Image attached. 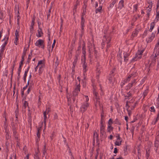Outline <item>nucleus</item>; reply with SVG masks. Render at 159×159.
<instances>
[{"label":"nucleus","instance_id":"obj_2","mask_svg":"<svg viewBox=\"0 0 159 159\" xmlns=\"http://www.w3.org/2000/svg\"><path fill=\"white\" fill-rule=\"evenodd\" d=\"M9 36L8 35H6L3 39V40H2V41L3 40L5 41L4 43L2 45L1 47V50L0 51H1V52H3L5 49V47L6 45L8 43V40Z\"/></svg>","mask_w":159,"mask_h":159},{"label":"nucleus","instance_id":"obj_27","mask_svg":"<svg viewBox=\"0 0 159 159\" xmlns=\"http://www.w3.org/2000/svg\"><path fill=\"white\" fill-rule=\"evenodd\" d=\"M18 38H15V41H14V43L16 45H17L18 43V42H17V41H18Z\"/></svg>","mask_w":159,"mask_h":159},{"label":"nucleus","instance_id":"obj_26","mask_svg":"<svg viewBox=\"0 0 159 159\" xmlns=\"http://www.w3.org/2000/svg\"><path fill=\"white\" fill-rule=\"evenodd\" d=\"M41 128H39L38 129V133L37 134V136L39 138L40 136V130Z\"/></svg>","mask_w":159,"mask_h":159},{"label":"nucleus","instance_id":"obj_34","mask_svg":"<svg viewBox=\"0 0 159 159\" xmlns=\"http://www.w3.org/2000/svg\"><path fill=\"white\" fill-rule=\"evenodd\" d=\"M159 119V112L158 114V115L157 116V119H156V120H155V121L154 122V124H155L157 122V120Z\"/></svg>","mask_w":159,"mask_h":159},{"label":"nucleus","instance_id":"obj_62","mask_svg":"<svg viewBox=\"0 0 159 159\" xmlns=\"http://www.w3.org/2000/svg\"><path fill=\"white\" fill-rule=\"evenodd\" d=\"M142 13H144V12H143V11H142Z\"/></svg>","mask_w":159,"mask_h":159},{"label":"nucleus","instance_id":"obj_25","mask_svg":"<svg viewBox=\"0 0 159 159\" xmlns=\"http://www.w3.org/2000/svg\"><path fill=\"white\" fill-rule=\"evenodd\" d=\"M34 25V20H33L32 21V22L31 23V29H33V26Z\"/></svg>","mask_w":159,"mask_h":159},{"label":"nucleus","instance_id":"obj_9","mask_svg":"<svg viewBox=\"0 0 159 159\" xmlns=\"http://www.w3.org/2000/svg\"><path fill=\"white\" fill-rule=\"evenodd\" d=\"M143 52V50L141 52H138L136 54L135 56L134 57V59H141V54Z\"/></svg>","mask_w":159,"mask_h":159},{"label":"nucleus","instance_id":"obj_14","mask_svg":"<svg viewBox=\"0 0 159 159\" xmlns=\"http://www.w3.org/2000/svg\"><path fill=\"white\" fill-rule=\"evenodd\" d=\"M124 1L123 0H121L120 1L119 3V6L118 8L120 9H121L124 7Z\"/></svg>","mask_w":159,"mask_h":159},{"label":"nucleus","instance_id":"obj_39","mask_svg":"<svg viewBox=\"0 0 159 159\" xmlns=\"http://www.w3.org/2000/svg\"><path fill=\"white\" fill-rule=\"evenodd\" d=\"M150 111H154V107H150Z\"/></svg>","mask_w":159,"mask_h":159},{"label":"nucleus","instance_id":"obj_30","mask_svg":"<svg viewBox=\"0 0 159 159\" xmlns=\"http://www.w3.org/2000/svg\"><path fill=\"white\" fill-rule=\"evenodd\" d=\"M148 93L147 90H145L143 93V97H144Z\"/></svg>","mask_w":159,"mask_h":159},{"label":"nucleus","instance_id":"obj_4","mask_svg":"<svg viewBox=\"0 0 159 159\" xmlns=\"http://www.w3.org/2000/svg\"><path fill=\"white\" fill-rule=\"evenodd\" d=\"M44 67V61L42 60L40 61L38 63L37 66H36L35 68V71H37V69L38 67H40V68H41L43 69Z\"/></svg>","mask_w":159,"mask_h":159},{"label":"nucleus","instance_id":"obj_42","mask_svg":"<svg viewBox=\"0 0 159 159\" xmlns=\"http://www.w3.org/2000/svg\"><path fill=\"white\" fill-rule=\"evenodd\" d=\"M23 63V61L22 60L21 61L20 64V68L22 66Z\"/></svg>","mask_w":159,"mask_h":159},{"label":"nucleus","instance_id":"obj_36","mask_svg":"<svg viewBox=\"0 0 159 159\" xmlns=\"http://www.w3.org/2000/svg\"><path fill=\"white\" fill-rule=\"evenodd\" d=\"M157 103L158 106H159V93L158 97L157 100Z\"/></svg>","mask_w":159,"mask_h":159},{"label":"nucleus","instance_id":"obj_46","mask_svg":"<svg viewBox=\"0 0 159 159\" xmlns=\"http://www.w3.org/2000/svg\"><path fill=\"white\" fill-rule=\"evenodd\" d=\"M126 108L127 109V110H128V114L129 115H130V113L129 112V109L128 108V107L127 106H126Z\"/></svg>","mask_w":159,"mask_h":159},{"label":"nucleus","instance_id":"obj_59","mask_svg":"<svg viewBox=\"0 0 159 159\" xmlns=\"http://www.w3.org/2000/svg\"><path fill=\"white\" fill-rule=\"evenodd\" d=\"M27 84L28 85L29 84V82L28 81V83H27Z\"/></svg>","mask_w":159,"mask_h":159},{"label":"nucleus","instance_id":"obj_58","mask_svg":"<svg viewBox=\"0 0 159 159\" xmlns=\"http://www.w3.org/2000/svg\"><path fill=\"white\" fill-rule=\"evenodd\" d=\"M84 59H85V57H84Z\"/></svg>","mask_w":159,"mask_h":159},{"label":"nucleus","instance_id":"obj_28","mask_svg":"<svg viewBox=\"0 0 159 159\" xmlns=\"http://www.w3.org/2000/svg\"><path fill=\"white\" fill-rule=\"evenodd\" d=\"M23 102L24 105L25 107L28 106V103L26 101H25Z\"/></svg>","mask_w":159,"mask_h":159},{"label":"nucleus","instance_id":"obj_6","mask_svg":"<svg viewBox=\"0 0 159 159\" xmlns=\"http://www.w3.org/2000/svg\"><path fill=\"white\" fill-rule=\"evenodd\" d=\"M148 7H147V14L148 16L149 14V12L150 11H151L152 10V2L151 1H150L148 3Z\"/></svg>","mask_w":159,"mask_h":159},{"label":"nucleus","instance_id":"obj_16","mask_svg":"<svg viewBox=\"0 0 159 159\" xmlns=\"http://www.w3.org/2000/svg\"><path fill=\"white\" fill-rule=\"evenodd\" d=\"M82 63L83 64L84 71V72H86L87 70V69L86 68V66L85 64V60H83Z\"/></svg>","mask_w":159,"mask_h":159},{"label":"nucleus","instance_id":"obj_8","mask_svg":"<svg viewBox=\"0 0 159 159\" xmlns=\"http://www.w3.org/2000/svg\"><path fill=\"white\" fill-rule=\"evenodd\" d=\"M88 105L89 104L87 102L83 104L80 107L81 111L82 112L84 111L87 109Z\"/></svg>","mask_w":159,"mask_h":159},{"label":"nucleus","instance_id":"obj_61","mask_svg":"<svg viewBox=\"0 0 159 159\" xmlns=\"http://www.w3.org/2000/svg\"><path fill=\"white\" fill-rule=\"evenodd\" d=\"M13 158L15 159V157H13Z\"/></svg>","mask_w":159,"mask_h":159},{"label":"nucleus","instance_id":"obj_48","mask_svg":"<svg viewBox=\"0 0 159 159\" xmlns=\"http://www.w3.org/2000/svg\"><path fill=\"white\" fill-rule=\"evenodd\" d=\"M118 59H120V58H121V57H120H120L121 56V55L120 54V53H119L118 55Z\"/></svg>","mask_w":159,"mask_h":159},{"label":"nucleus","instance_id":"obj_63","mask_svg":"<svg viewBox=\"0 0 159 159\" xmlns=\"http://www.w3.org/2000/svg\"><path fill=\"white\" fill-rule=\"evenodd\" d=\"M74 71V70H73H73H72V71Z\"/></svg>","mask_w":159,"mask_h":159},{"label":"nucleus","instance_id":"obj_22","mask_svg":"<svg viewBox=\"0 0 159 159\" xmlns=\"http://www.w3.org/2000/svg\"><path fill=\"white\" fill-rule=\"evenodd\" d=\"M112 121L111 119H110L109 120L108 123V126H111L112 124Z\"/></svg>","mask_w":159,"mask_h":159},{"label":"nucleus","instance_id":"obj_47","mask_svg":"<svg viewBox=\"0 0 159 159\" xmlns=\"http://www.w3.org/2000/svg\"><path fill=\"white\" fill-rule=\"evenodd\" d=\"M30 91V88H29L27 90L28 93H29Z\"/></svg>","mask_w":159,"mask_h":159},{"label":"nucleus","instance_id":"obj_43","mask_svg":"<svg viewBox=\"0 0 159 159\" xmlns=\"http://www.w3.org/2000/svg\"><path fill=\"white\" fill-rule=\"evenodd\" d=\"M29 159V155H27L25 157L24 159Z\"/></svg>","mask_w":159,"mask_h":159},{"label":"nucleus","instance_id":"obj_64","mask_svg":"<svg viewBox=\"0 0 159 159\" xmlns=\"http://www.w3.org/2000/svg\"><path fill=\"white\" fill-rule=\"evenodd\" d=\"M73 66H74V63H73Z\"/></svg>","mask_w":159,"mask_h":159},{"label":"nucleus","instance_id":"obj_21","mask_svg":"<svg viewBox=\"0 0 159 159\" xmlns=\"http://www.w3.org/2000/svg\"><path fill=\"white\" fill-rule=\"evenodd\" d=\"M131 77V76L129 75V77L126 79V80H124V82H122L121 84H121V85H124L125 84V82H126L127 81H128L129 80V79L130 78V77Z\"/></svg>","mask_w":159,"mask_h":159},{"label":"nucleus","instance_id":"obj_31","mask_svg":"<svg viewBox=\"0 0 159 159\" xmlns=\"http://www.w3.org/2000/svg\"><path fill=\"white\" fill-rule=\"evenodd\" d=\"M15 36H16V37L15 38H18V37H19V33H18V31H17V30H16V32H15Z\"/></svg>","mask_w":159,"mask_h":159},{"label":"nucleus","instance_id":"obj_15","mask_svg":"<svg viewBox=\"0 0 159 159\" xmlns=\"http://www.w3.org/2000/svg\"><path fill=\"white\" fill-rule=\"evenodd\" d=\"M108 80L110 83H113L115 81V79L113 77V75H110L108 78Z\"/></svg>","mask_w":159,"mask_h":159},{"label":"nucleus","instance_id":"obj_52","mask_svg":"<svg viewBox=\"0 0 159 159\" xmlns=\"http://www.w3.org/2000/svg\"><path fill=\"white\" fill-rule=\"evenodd\" d=\"M129 88H130L131 87V86H132V84H129Z\"/></svg>","mask_w":159,"mask_h":159},{"label":"nucleus","instance_id":"obj_45","mask_svg":"<svg viewBox=\"0 0 159 159\" xmlns=\"http://www.w3.org/2000/svg\"><path fill=\"white\" fill-rule=\"evenodd\" d=\"M85 98H86V101H89V99L88 98V97L87 96H85Z\"/></svg>","mask_w":159,"mask_h":159},{"label":"nucleus","instance_id":"obj_55","mask_svg":"<svg viewBox=\"0 0 159 159\" xmlns=\"http://www.w3.org/2000/svg\"><path fill=\"white\" fill-rule=\"evenodd\" d=\"M125 97H126L125 98H127V97L128 98V97H127V96H125Z\"/></svg>","mask_w":159,"mask_h":159},{"label":"nucleus","instance_id":"obj_60","mask_svg":"<svg viewBox=\"0 0 159 159\" xmlns=\"http://www.w3.org/2000/svg\"><path fill=\"white\" fill-rule=\"evenodd\" d=\"M158 5H157V8H158Z\"/></svg>","mask_w":159,"mask_h":159},{"label":"nucleus","instance_id":"obj_44","mask_svg":"<svg viewBox=\"0 0 159 159\" xmlns=\"http://www.w3.org/2000/svg\"><path fill=\"white\" fill-rule=\"evenodd\" d=\"M108 138L111 139H112L113 138V136L112 135H110L109 137H108Z\"/></svg>","mask_w":159,"mask_h":159},{"label":"nucleus","instance_id":"obj_57","mask_svg":"<svg viewBox=\"0 0 159 159\" xmlns=\"http://www.w3.org/2000/svg\"><path fill=\"white\" fill-rule=\"evenodd\" d=\"M134 82H135V81H133V82L132 84L134 83Z\"/></svg>","mask_w":159,"mask_h":159},{"label":"nucleus","instance_id":"obj_23","mask_svg":"<svg viewBox=\"0 0 159 159\" xmlns=\"http://www.w3.org/2000/svg\"><path fill=\"white\" fill-rule=\"evenodd\" d=\"M102 9V7L101 6H100L98 9H97L96 10V13H98V12H100L101 10Z\"/></svg>","mask_w":159,"mask_h":159},{"label":"nucleus","instance_id":"obj_7","mask_svg":"<svg viewBox=\"0 0 159 159\" xmlns=\"http://www.w3.org/2000/svg\"><path fill=\"white\" fill-rule=\"evenodd\" d=\"M40 24L39 23H38V27L39 29L38 30V32L36 33V35L38 37H40L42 36L43 33L42 31L41 28L40 27Z\"/></svg>","mask_w":159,"mask_h":159},{"label":"nucleus","instance_id":"obj_50","mask_svg":"<svg viewBox=\"0 0 159 159\" xmlns=\"http://www.w3.org/2000/svg\"><path fill=\"white\" fill-rule=\"evenodd\" d=\"M98 6V3L96 2V3L95 4V7H97Z\"/></svg>","mask_w":159,"mask_h":159},{"label":"nucleus","instance_id":"obj_33","mask_svg":"<svg viewBox=\"0 0 159 159\" xmlns=\"http://www.w3.org/2000/svg\"><path fill=\"white\" fill-rule=\"evenodd\" d=\"M55 43H56L55 40H54L53 42L52 45V50L53 48L54 47V46H55Z\"/></svg>","mask_w":159,"mask_h":159},{"label":"nucleus","instance_id":"obj_35","mask_svg":"<svg viewBox=\"0 0 159 159\" xmlns=\"http://www.w3.org/2000/svg\"><path fill=\"white\" fill-rule=\"evenodd\" d=\"M134 11H136L137 9V5H135L134 6Z\"/></svg>","mask_w":159,"mask_h":159},{"label":"nucleus","instance_id":"obj_5","mask_svg":"<svg viewBox=\"0 0 159 159\" xmlns=\"http://www.w3.org/2000/svg\"><path fill=\"white\" fill-rule=\"evenodd\" d=\"M116 138V140L115 142V146H120L121 145L122 140L119 136H117Z\"/></svg>","mask_w":159,"mask_h":159},{"label":"nucleus","instance_id":"obj_53","mask_svg":"<svg viewBox=\"0 0 159 159\" xmlns=\"http://www.w3.org/2000/svg\"><path fill=\"white\" fill-rule=\"evenodd\" d=\"M2 31H1L0 32V35H2Z\"/></svg>","mask_w":159,"mask_h":159},{"label":"nucleus","instance_id":"obj_38","mask_svg":"<svg viewBox=\"0 0 159 159\" xmlns=\"http://www.w3.org/2000/svg\"><path fill=\"white\" fill-rule=\"evenodd\" d=\"M27 71H25V72L24 75V79L25 80V79L27 75Z\"/></svg>","mask_w":159,"mask_h":159},{"label":"nucleus","instance_id":"obj_11","mask_svg":"<svg viewBox=\"0 0 159 159\" xmlns=\"http://www.w3.org/2000/svg\"><path fill=\"white\" fill-rule=\"evenodd\" d=\"M49 111H50V110L49 109V108H47L46 109V111L45 112H44V113H43L44 118V123H45V125H46V118H47L46 115H47V114H48V112Z\"/></svg>","mask_w":159,"mask_h":159},{"label":"nucleus","instance_id":"obj_13","mask_svg":"<svg viewBox=\"0 0 159 159\" xmlns=\"http://www.w3.org/2000/svg\"><path fill=\"white\" fill-rule=\"evenodd\" d=\"M93 94L94 95L96 96L95 98L97 100V102L95 103V106H101L100 103V102L98 101V100L97 99V93L96 91H94L93 92Z\"/></svg>","mask_w":159,"mask_h":159},{"label":"nucleus","instance_id":"obj_12","mask_svg":"<svg viewBox=\"0 0 159 159\" xmlns=\"http://www.w3.org/2000/svg\"><path fill=\"white\" fill-rule=\"evenodd\" d=\"M101 133L103 136V137L104 138H106L107 137V135L106 133L104 130V127H102L100 129Z\"/></svg>","mask_w":159,"mask_h":159},{"label":"nucleus","instance_id":"obj_3","mask_svg":"<svg viewBox=\"0 0 159 159\" xmlns=\"http://www.w3.org/2000/svg\"><path fill=\"white\" fill-rule=\"evenodd\" d=\"M35 45L43 49L44 48V41L42 39H39L37 40L35 43Z\"/></svg>","mask_w":159,"mask_h":159},{"label":"nucleus","instance_id":"obj_49","mask_svg":"<svg viewBox=\"0 0 159 159\" xmlns=\"http://www.w3.org/2000/svg\"><path fill=\"white\" fill-rule=\"evenodd\" d=\"M127 119H128V117L127 116H125V119L126 121H127Z\"/></svg>","mask_w":159,"mask_h":159},{"label":"nucleus","instance_id":"obj_51","mask_svg":"<svg viewBox=\"0 0 159 159\" xmlns=\"http://www.w3.org/2000/svg\"><path fill=\"white\" fill-rule=\"evenodd\" d=\"M27 85H26V86H25V87H24L23 88V89H26V88H27Z\"/></svg>","mask_w":159,"mask_h":159},{"label":"nucleus","instance_id":"obj_24","mask_svg":"<svg viewBox=\"0 0 159 159\" xmlns=\"http://www.w3.org/2000/svg\"><path fill=\"white\" fill-rule=\"evenodd\" d=\"M39 74H41L43 71V69L42 68H40V67H39Z\"/></svg>","mask_w":159,"mask_h":159},{"label":"nucleus","instance_id":"obj_18","mask_svg":"<svg viewBox=\"0 0 159 159\" xmlns=\"http://www.w3.org/2000/svg\"><path fill=\"white\" fill-rule=\"evenodd\" d=\"M151 26H150V28L149 30L151 32L152 30L153 29L154 26H155V23L154 22H152L151 23Z\"/></svg>","mask_w":159,"mask_h":159},{"label":"nucleus","instance_id":"obj_20","mask_svg":"<svg viewBox=\"0 0 159 159\" xmlns=\"http://www.w3.org/2000/svg\"><path fill=\"white\" fill-rule=\"evenodd\" d=\"M113 127L111 126H108L107 128V131L108 132L110 133L112 130Z\"/></svg>","mask_w":159,"mask_h":159},{"label":"nucleus","instance_id":"obj_19","mask_svg":"<svg viewBox=\"0 0 159 159\" xmlns=\"http://www.w3.org/2000/svg\"><path fill=\"white\" fill-rule=\"evenodd\" d=\"M116 2V0H113L112 1V2L110 4L109 7L111 8L115 4Z\"/></svg>","mask_w":159,"mask_h":159},{"label":"nucleus","instance_id":"obj_41","mask_svg":"<svg viewBox=\"0 0 159 159\" xmlns=\"http://www.w3.org/2000/svg\"><path fill=\"white\" fill-rule=\"evenodd\" d=\"M117 150L116 148H114V152L115 153H116L117 152Z\"/></svg>","mask_w":159,"mask_h":159},{"label":"nucleus","instance_id":"obj_1","mask_svg":"<svg viewBox=\"0 0 159 159\" xmlns=\"http://www.w3.org/2000/svg\"><path fill=\"white\" fill-rule=\"evenodd\" d=\"M78 82H77L76 84V86L75 90L73 92V96H72L68 94L67 95V97L68 99V103L69 105L70 104L74 102L75 100L74 96L77 95L78 92L80 91V78L79 77L77 78Z\"/></svg>","mask_w":159,"mask_h":159},{"label":"nucleus","instance_id":"obj_54","mask_svg":"<svg viewBox=\"0 0 159 159\" xmlns=\"http://www.w3.org/2000/svg\"><path fill=\"white\" fill-rule=\"evenodd\" d=\"M10 159H13V158L12 157H10Z\"/></svg>","mask_w":159,"mask_h":159},{"label":"nucleus","instance_id":"obj_32","mask_svg":"<svg viewBox=\"0 0 159 159\" xmlns=\"http://www.w3.org/2000/svg\"><path fill=\"white\" fill-rule=\"evenodd\" d=\"M159 48V42L157 43L155 47V49H157L158 48Z\"/></svg>","mask_w":159,"mask_h":159},{"label":"nucleus","instance_id":"obj_10","mask_svg":"<svg viewBox=\"0 0 159 159\" xmlns=\"http://www.w3.org/2000/svg\"><path fill=\"white\" fill-rule=\"evenodd\" d=\"M103 40L105 41L107 44H108L110 40V38L107 34H105L103 36Z\"/></svg>","mask_w":159,"mask_h":159},{"label":"nucleus","instance_id":"obj_17","mask_svg":"<svg viewBox=\"0 0 159 159\" xmlns=\"http://www.w3.org/2000/svg\"><path fill=\"white\" fill-rule=\"evenodd\" d=\"M155 37V35L153 33H152L151 36L149 38V39L148 40V42H151L152 40L154 39Z\"/></svg>","mask_w":159,"mask_h":159},{"label":"nucleus","instance_id":"obj_40","mask_svg":"<svg viewBox=\"0 0 159 159\" xmlns=\"http://www.w3.org/2000/svg\"><path fill=\"white\" fill-rule=\"evenodd\" d=\"M83 54H84V55L85 53H86V52H85V49L83 47Z\"/></svg>","mask_w":159,"mask_h":159},{"label":"nucleus","instance_id":"obj_37","mask_svg":"<svg viewBox=\"0 0 159 159\" xmlns=\"http://www.w3.org/2000/svg\"><path fill=\"white\" fill-rule=\"evenodd\" d=\"M128 56V55L125 53V54H124V57L125 59V60L126 59L127 57Z\"/></svg>","mask_w":159,"mask_h":159},{"label":"nucleus","instance_id":"obj_29","mask_svg":"<svg viewBox=\"0 0 159 159\" xmlns=\"http://www.w3.org/2000/svg\"><path fill=\"white\" fill-rule=\"evenodd\" d=\"M81 20L82 26V28L83 26V24L84 22V20L83 16H82L81 17Z\"/></svg>","mask_w":159,"mask_h":159},{"label":"nucleus","instance_id":"obj_56","mask_svg":"<svg viewBox=\"0 0 159 159\" xmlns=\"http://www.w3.org/2000/svg\"><path fill=\"white\" fill-rule=\"evenodd\" d=\"M96 135H97V136H98V135L97 134V133H96Z\"/></svg>","mask_w":159,"mask_h":159}]
</instances>
